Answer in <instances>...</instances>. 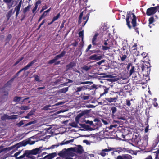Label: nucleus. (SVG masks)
<instances>
[{"instance_id":"nucleus-35","label":"nucleus","mask_w":159,"mask_h":159,"mask_svg":"<svg viewBox=\"0 0 159 159\" xmlns=\"http://www.w3.org/2000/svg\"><path fill=\"white\" fill-rule=\"evenodd\" d=\"M84 32V31L83 30L79 32L78 33L79 36L81 38L82 41H83V40Z\"/></svg>"},{"instance_id":"nucleus-39","label":"nucleus","mask_w":159,"mask_h":159,"mask_svg":"<svg viewBox=\"0 0 159 159\" xmlns=\"http://www.w3.org/2000/svg\"><path fill=\"white\" fill-rule=\"evenodd\" d=\"M60 13H58L56 16H54L53 19L52 20L55 21L57 20L60 17Z\"/></svg>"},{"instance_id":"nucleus-57","label":"nucleus","mask_w":159,"mask_h":159,"mask_svg":"<svg viewBox=\"0 0 159 159\" xmlns=\"http://www.w3.org/2000/svg\"><path fill=\"white\" fill-rule=\"evenodd\" d=\"M41 3V1L40 0H38L35 3V5L38 7V5L39 4H40Z\"/></svg>"},{"instance_id":"nucleus-10","label":"nucleus","mask_w":159,"mask_h":159,"mask_svg":"<svg viewBox=\"0 0 159 159\" xmlns=\"http://www.w3.org/2000/svg\"><path fill=\"white\" fill-rule=\"evenodd\" d=\"M132 157L130 155L124 154L119 155L116 159H132Z\"/></svg>"},{"instance_id":"nucleus-40","label":"nucleus","mask_w":159,"mask_h":159,"mask_svg":"<svg viewBox=\"0 0 159 159\" xmlns=\"http://www.w3.org/2000/svg\"><path fill=\"white\" fill-rule=\"evenodd\" d=\"M78 123H77L76 122V123L75 122H73L71 123H70L69 124V125L71 126L72 127H75V128H77L78 126L77 124Z\"/></svg>"},{"instance_id":"nucleus-31","label":"nucleus","mask_w":159,"mask_h":159,"mask_svg":"<svg viewBox=\"0 0 159 159\" xmlns=\"http://www.w3.org/2000/svg\"><path fill=\"white\" fill-rule=\"evenodd\" d=\"M12 37V36L11 34H9L8 35L5 39V41H6L5 44H6L7 43H9Z\"/></svg>"},{"instance_id":"nucleus-19","label":"nucleus","mask_w":159,"mask_h":159,"mask_svg":"<svg viewBox=\"0 0 159 159\" xmlns=\"http://www.w3.org/2000/svg\"><path fill=\"white\" fill-rule=\"evenodd\" d=\"M142 71H146L147 72V74H148V72L149 71V72L150 70V66H148L147 65H142Z\"/></svg>"},{"instance_id":"nucleus-55","label":"nucleus","mask_w":159,"mask_h":159,"mask_svg":"<svg viewBox=\"0 0 159 159\" xmlns=\"http://www.w3.org/2000/svg\"><path fill=\"white\" fill-rule=\"evenodd\" d=\"M24 124V123L22 121H20L19 123L17 124V125L19 126L20 127Z\"/></svg>"},{"instance_id":"nucleus-50","label":"nucleus","mask_w":159,"mask_h":159,"mask_svg":"<svg viewBox=\"0 0 159 159\" xmlns=\"http://www.w3.org/2000/svg\"><path fill=\"white\" fill-rule=\"evenodd\" d=\"M51 107V106L50 105H47L45 106L43 109L44 110H47L49 109V108Z\"/></svg>"},{"instance_id":"nucleus-29","label":"nucleus","mask_w":159,"mask_h":159,"mask_svg":"<svg viewBox=\"0 0 159 159\" xmlns=\"http://www.w3.org/2000/svg\"><path fill=\"white\" fill-rule=\"evenodd\" d=\"M135 70V67L134 66H132L131 68L129 71L130 76L132 75H134L136 71Z\"/></svg>"},{"instance_id":"nucleus-24","label":"nucleus","mask_w":159,"mask_h":159,"mask_svg":"<svg viewBox=\"0 0 159 159\" xmlns=\"http://www.w3.org/2000/svg\"><path fill=\"white\" fill-rule=\"evenodd\" d=\"M12 11L13 9H11L6 14V16L8 20H9L10 19L11 15L14 14L13 13V12Z\"/></svg>"},{"instance_id":"nucleus-27","label":"nucleus","mask_w":159,"mask_h":159,"mask_svg":"<svg viewBox=\"0 0 159 159\" xmlns=\"http://www.w3.org/2000/svg\"><path fill=\"white\" fill-rule=\"evenodd\" d=\"M86 89H88L89 90H92L93 89L95 88H97L96 85L94 84L91 86H90L89 85H87L86 86Z\"/></svg>"},{"instance_id":"nucleus-7","label":"nucleus","mask_w":159,"mask_h":159,"mask_svg":"<svg viewBox=\"0 0 159 159\" xmlns=\"http://www.w3.org/2000/svg\"><path fill=\"white\" fill-rule=\"evenodd\" d=\"M68 150H70V152H75L81 154L83 152V150L82 147L80 145H78L76 148H68Z\"/></svg>"},{"instance_id":"nucleus-3","label":"nucleus","mask_w":159,"mask_h":159,"mask_svg":"<svg viewBox=\"0 0 159 159\" xmlns=\"http://www.w3.org/2000/svg\"><path fill=\"white\" fill-rule=\"evenodd\" d=\"M83 11H82V9L81 10V12L80 13V15L78 17V24H80L82 22V17H83V20H85L86 21H84L82 24V27H84L85 24L87 23L88 20L90 11H87L86 7L83 8Z\"/></svg>"},{"instance_id":"nucleus-52","label":"nucleus","mask_w":159,"mask_h":159,"mask_svg":"<svg viewBox=\"0 0 159 159\" xmlns=\"http://www.w3.org/2000/svg\"><path fill=\"white\" fill-rule=\"evenodd\" d=\"M69 143H70L69 140H68L66 141L65 142H64V141L62 142L61 143H60V145H62L64 144H68Z\"/></svg>"},{"instance_id":"nucleus-17","label":"nucleus","mask_w":159,"mask_h":159,"mask_svg":"<svg viewBox=\"0 0 159 159\" xmlns=\"http://www.w3.org/2000/svg\"><path fill=\"white\" fill-rule=\"evenodd\" d=\"M118 98V97H107L105 98L106 100L109 103L112 102H116Z\"/></svg>"},{"instance_id":"nucleus-54","label":"nucleus","mask_w":159,"mask_h":159,"mask_svg":"<svg viewBox=\"0 0 159 159\" xmlns=\"http://www.w3.org/2000/svg\"><path fill=\"white\" fill-rule=\"evenodd\" d=\"M56 61L54 59L49 60L48 62V63L50 64H52L53 63H55Z\"/></svg>"},{"instance_id":"nucleus-58","label":"nucleus","mask_w":159,"mask_h":159,"mask_svg":"<svg viewBox=\"0 0 159 159\" xmlns=\"http://www.w3.org/2000/svg\"><path fill=\"white\" fill-rule=\"evenodd\" d=\"M89 83H90V84H93V82H88V81H85V82H81L80 83V84H87Z\"/></svg>"},{"instance_id":"nucleus-59","label":"nucleus","mask_w":159,"mask_h":159,"mask_svg":"<svg viewBox=\"0 0 159 159\" xmlns=\"http://www.w3.org/2000/svg\"><path fill=\"white\" fill-rule=\"evenodd\" d=\"M12 1V0H3V2L5 3L6 4L10 3Z\"/></svg>"},{"instance_id":"nucleus-25","label":"nucleus","mask_w":159,"mask_h":159,"mask_svg":"<svg viewBox=\"0 0 159 159\" xmlns=\"http://www.w3.org/2000/svg\"><path fill=\"white\" fill-rule=\"evenodd\" d=\"M86 89V86H83L81 87H77L75 90L76 93L79 92L82 90H84Z\"/></svg>"},{"instance_id":"nucleus-64","label":"nucleus","mask_w":159,"mask_h":159,"mask_svg":"<svg viewBox=\"0 0 159 159\" xmlns=\"http://www.w3.org/2000/svg\"><path fill=\"white\" fill-rule=\"evenodd\" d=\"M103 152V151H102V152H100V153H99V154H100L102 157H104L106 156V153Z\"/></svg>"},{"instance_id":"nucleus-30","label":"nucleus","mask_w":159,"mask_h":159,"mask_svg":"<svg viewBox=\"0 0 159 159\" xmlns=\"http://www.w3.org/2000/svg\"><path fill=\"white\" fill-rule=\"evenodd\" d=\"M81 69L86 71H87L91 69V66H89L85 65L82 67Z\"/></svg>"},{"instance_id":"nucleus-18","label":"nucleus","mask_w":159,"mask_h":159,"mask_svg":"<svg viewBox=\"0 0 159 159\" xmlns=\"http://www.w3.org/2000/svg\"><path fill=\"white\" fill-rule=\"evenodd\" d=\"M8 93L7 92L5 94L2 95L1 98V102H4L7 101V99Z\"/></svg>"},{"instance_id":"nucleus-4","label":"nucleus","mask_w":159,"mask_h":159,"mask_svg":"<svg viewBox=\"0 0 159 159\" xmlns=\"http://www.w3.org/2000/svg\"><path fill=\"white\" fill-rule=\"evenodd\" d=\"M31 140H29L25 141L24 140L21 142H20L13 146L8 148L9 149V150L15 148H16L17 149L18 148L22 146H25L28 144H29V142H30Z\"/></svg>"},{"instance_id":"nucleus-60","label":"nucleus","mask_w":159,"mask_h":159,"mask_svg":"<svg viewBox=\"0 0 159 159\" xmlns=\"http://www.w3.org/2000/svg\"><path fill=\"white\" fill-rule=\"evenodd\" d=\"M13 4V2L11 3H8V4H7V7L9 9H10L12 7V5Z\"/></svg>"},{"instance_id":"nucleus-2","label":"nucleus","mask_w":159,"mask_h":159,"mask_svg":"<svg viewBox=\"0 0 159 159\" xmlns=\"http://www.w3.org/2000/svg\"><path fill=\"white\" fill-rule=\"evenodd\" d=\"M42 147H40L31 150H26L22 155L20 156L19 158H22L26 157V159H35V157L33 155H36L42 152Z\"/></svg>"},{"instance_id":"nucleus-12","label":"nucleus","mask_w":159,"mask_h":159,"mask_svg":"<svg viewBox=\"0 0 159 159\" xmlns=\"http://www.w3.org/2000/svg\"><path fill=\"white\" fill-rule=\"evenodd\" d=\"M76 66V62L75 61H72L70 62L69 64L66 66V70H68L70 69H72L73 67Z\"/></svg>"},{"instance_id":"nucleus-38","label":"nucleus","mask_w":159,"mask_h":159,"mask_svg":"<svg viewBox=\"0 0 159 159\" xmlns=\"http://www.w3.org/2000/svg\"><path fill=\"white\" fill-rule=\"evenodd\" d=\"M19 109L22 110H26L29 109V107L28 106H21L20 107Z\"/></svg>"},{"instance_id":"nucleus-44","label":"nucleus","mask_w":159,"mask_h":159,"mask_svg":"<svg viewBox=\"0 0 159 159\" xmlns=\"http://www.w3.org/2000/svg\"><path fill=\"white\" fill-rule=\"evenodd\" d=\"M35 110L34 109L32 110L30 112L28 113V114L30 116L32 115H34L35 112Z\"/></svg>"},{"instance_id":"nucleus-11","label":"nucleus","mask_w":159,"mask_h":159,"mask_svg":"<svg viewBox=\"0 0 159 159\" xmlns=\"http://www.w3.org/2000/svg\"><path fill=\"white\" fill-rule=\"evenodd\" d=\"M87 113V112L86 111H83L81 113L78 114L75 118L76 122L77 123H79L80 118Z\"/></svg>"},{"instance_id":"nucleus-45","label":"nucleus","mask_w":159,"mask_h":159,"mask_svg":"<svg viewBox=\"0 0 159 159\" xmlns=\"http://www.w3.org/2000/svg\"><path fill=\"white\" fill-rule=\"evenodd\" d=\"M66 53V52L64 50H63L61 52V54H59V56H60V58L63 57Z\"/></svg>"},{"instance_id":"nucleus-62","label":"nucleus","mask_w":159,"mask_h":159,"mask_svg":"<svg viewBox=\"0 0 159 159\" xmlns=\"http://www.w3.org/2000/svg\"><path fill=\"white\" fill-rule=\"evenodd\" d=\"M73 71L75 72L78 73L80 74V72L76 68H73L72 69Z\"/></svg>"},{"instance_id":"nucleus-46","label":"nucleus","mask_w":159,"mask_h":159,"mask_svg":"<svg viewBox=\"0 0 159 159\" xmlns=\"http://www.w3.org/2000/svg\"><path fill=\"white\" fill-rule=\"evenodd\" d=\"M109 89L108 88H105L104 89V92L102 94H101L100 95L101 96H103L104 94H105L107 93L108 92V91L109 90Z\"/></svg>"},{"instance_id":"nucleus-43","label":"nucleus","mask_w":159,"mask_h":159,"mask_svg":"<svg viewBox=\"0 0 159 159\" xmlns=\"http://www.w3.org/2000/svg\"><path fill=\"white\" fill-rule=\"evenodd\" d=\"M34 77L35 78V81L39 82H42V80H40L39 79V77L38 75H34Z\"/></svg>"},{"instance_id":"nucleus-56","label":"nucleus","mask_w":159,"mask_h":159,"mask_svg":"<svg viewBox=\"0 0 159 159\" xmlns=\"http://www.w3.org/2000/svg\"><path fill=\"white\" fill-rule=\"evenodd\" d=\"M78 44V42L76 41H75L74 43L71 44V45L74 47H76Z\"/></svg>"},{"instance_id":"nucleus-33","label":"nucleus","mask_w":159,"mask_h":159,"mask_svg":"<svg viewBox=\"0 0 159 159\" xmlns=\"http://www.w3.org/2000/svg\"><path fill=\"white\" fill-rule=\"evenodd\" d=\"M149 21V26L150 28H151V26L150 25L152 24L154 21V18L153 17H150L148 20Z\"/></svg>"},{"instance_id":"nucleus-1","label":"nucleus","mask_w":159,"mask_h":159,"mask_svg":"<svg viewBox=\"0 0 159 159\" xmlns=\"http://www.w3.org/2000/svg\"><path fill=\"white\" fill-rule=\"evenodd\" d=\"M126 25L129 29H131L133 27L135 31L139 34V28L136 27L137 26V17L131 11L127 12L126 18Z\"/></svg>"},{"instance_id":"nucleus-16","label":"nucleus","mask_w":159,"mask_h":159,"mask_svg":"<svg viewBox=\"0 0 159 159\" xmlns=\"http://www.w3.org/2000/svg\"><path fill=\"white\" fill-rule=\"evenodd\" d=\"M151 156H152V157H153V159H159V149L157 151L152 152Z\"/></svg>"},{"instance_id":"nucleus-53","label":"nucleus","mask_w":159,"mask_h":159,"mask_svg":"<svg viewBox=\"0 0 159 159\" xmlns=\"http://www.w3.org/2000/svg\"><path fill=\"white\" fill-rule=\"evenodd\" d=\"M110 49L109 47L106 46H102V49L103 50H107Z\"/></svg>"},{"instance_id":"nucleus-23","label":"nucleus","mask_w":159,"mask_h":159,"mask_svg":"<svg viewBox=\"0 0 159 159\" xmlns=\"http://www.w3.org/2000/svg\"><path fill=\"white\" fill-rule=\"evenodd\" d=\"M99 35V34L97 33H95V35L93 37L92 40V43L93 45H96V40L97 39V36Z\"/></svg>"},{"instance_id":"nucleus-37","label":"nucleus","mask_w":159,"mask_h":159,"mask_svg":"<svg viewBox=\"0 0 159 159\" xmlns=\"http://www.w3.org/2000/svg\"><path fill=\"white\" fill-rule=\"evenodd\" d=\"M68 87L64 88L60 90V92L61 93H65L68 91Z\"/></svg>"},{"instance_id":"nucleus-26","label":"nucleus","mask_w":159,"mask_h":159,"mask_svg":"<svg viewBox=\"0 0 159 159\" xmlns=\"http://www.w3.org/2000/svg\"><path fill=\"white\" fill-rule=\"evenodd\" d=\"M110 110L111 111V115L114 116V114L117 111V109L115 106H112L111 107Z\"/></svg>"},{"instance_id":"nucleus-9","label":"nucleus","mask_w":159,"mask_h":159,"mask_svg":"<svg viewBox=\"0 0 159 159\" xmlns=\"http://www.w3.org/2000/svg\"><path fill=\"white\" fill-rule=\"evenodd\" d=\"M111 151H115V152H118L119 153L120 152H121L122 151V149L121 148L119 147L115 149L114 148H108V149L106 148L103 149L102 151L103 152H109Z\"/></svg>"},{"instance_id":"nucleus-28","label":"nucleus","mask_w":159,"mask_h":159,"mask_svg":"<svg viewBox=\"0 0 159 159\" xmlns=\"http://www.w3.org/2000/svg\"><path fill=\"white\" fill-rule=\"evenodd\" d=\"M31 5L30 4L28 5L26 7L23 9V13H26L27 12L29 11L31 7Z\"/></svg>"},{"instance_id":"nucleus-36","label":"nucleus","mask_w":159,"mask_h":159,"mask_svg":"<svg viewBox=\"0 0 159 159\" xmlns=\"http://www.w3.org/2000/svg\"><path fill=\"white\" fill-rule=\"evenodd\" d=\"M22 98L20 97L15 96L13 99V101L15 102H19L21 99Z\"/></svg>"},{"instance_id":"nucleus-61","label":"nucleus","mask_w":159,"mask_h":159,"mask_svg":"<svg viewBox=\"0 0 159 159\" xmlns=\"http://www.w3.org/2000/svg\"><path fill=\"white\" fill-rule=\"evenodd\" d=\"M86 124H90L91 125H92L93 124V121H89V120H87L86 121Z\"/></svg>"},{"instance_id":"nucleus-15","label":"nucleus","mask_w":159,"mask_h":159,"mask_svg":"<svg viewBox=\"0 0 159 159\" xmlns=\"http://www.w3.org/2000/svg\"><path fill=\"white\" fill-rule=\"evenodd\" d=\"M57 155V153L56 152L50 153L45 156L42 159H52L56 156Z\"/></svg>"},{"instance_id":"nucleus-41","label":"nucleus","mask_w":159,"mask_h":159,"mask_svg":"<svg viewBox=\"0 0 159 159\" xmlns=\"http://www.w3.org/2000/svg\"><path fill=\"white\" fill-rule=\"evenodd\" d=\"M18 115H12L9 116V120L10 119H15L17 118Z\"/></svg>"},{"instance_id":"nucleus-20","label":"nucleus","mask_w":159,"mask_h":159,"mask_svg":"<svg viewBox=\"0 0 159 159\" xmlns=\"http://www.w3.org/2000/svg\"><path fill=\"white\" fill-rule=\"evenodd\" d=\"M14 78H11L9 81L4 85L3 87L4 88L8 87H10L12 83L14 81Z\"/></svg>"},{"instance_id":"nucleus-51","label":"nucleus","mask_w":159,"mask_h":159,"mask_svg":"<svg viewBox=\"0 0 159 159\" xmlns=\"http://www.w3.org/2000/svg\"><path fill=\"white\" fill-rule=\"evenodd\" d=\"M127 57L126 55H123L121 57H120L121 60L122 61H124L126 59Z\"/></svg>"},{"instance_id":"nucleus-49","label":"nucleus","mask_w":159,"mask_h":159,"mask_svg":"<svg viewBox=\"0 0 159 159\" xmlns=\"http://www.w3.org/2000/svg\"><path fill=\"white\" fill-rule=\"evenodd\" d=\"M126 104L129 107H130L131 105V103L130 102V101L129 99H127L126 100Z\"/></svg>"},{"instance_id":"nucleus-42","label":"nucleus","mask_w":159,"mask_h":159,"mask_svg":"<svg viewBox=\"0 0 159 159\" xmlns=\"http://www.w3.org/2000/svg\"><path fill=\"white\" fill-rule=\"evenodd\" d=\"M60 145V143L58 144L57 145H53L51 147L48 148H47V149L49 150V149H51L55 148L59 146Z\"/></svg>"},{"instance_id":"nucleus-63","label":"nucleus","mask_w":159,"mask_h":159,"mask_svg":"<svg viewBox=\"0 0 159 159\" xmlns=\"http://www.w3.org/2000/svg\"><path fill=\"white\" fill-rule=\"evenodd\" d=\"M60 58V56H59L58 55H56L55 57L53 59L55 60V61H56Z\"/></svg>"},{"instance_id":"nucleus-47","label":"nucleus","mask_w":159,"mask_h":159,"mask_svg":"<svg viewBox=\"0 0 159 159\" xmlns=\"http://www.w3.org/2000/svg\"><path fill=\"white\" fill-rule=\"evenodd\" d=\"M89 96H83L81 97V98L84 100H88L89 98Z\"/></svg>"},{"instance_id":"nucleus-14","label":"nucleus","mask_w":159,"mask_h":159,"mask_svg":"<svg viewBox=\"0 0 159 159\" xmlns=\"http://www.w3.org/2000/svg\"><path fill=\"white\" fill-rule=\"evenodd\" d=\"M22 4V1L21 0L19 2V4L17 5L15 7V8L14 9V11H13V13L14 14L15 11H16V13L19 15L20 13V10L21 6Z\"/></svg>"},{"instance_id":"nucleus-48","label":"nucleus","mask_w":159,"mask_h":159,"mask_svg":"<svg viewBox=\"0 0 159 159\" xmlns=\"http://www.w3.org/2000/svg\"><path fill=\"white\" fill-rule=\"evenodd\" d=\"M38 8V7L36 6V5H35V7H34V8L32 10V12L33 13H34L33 16H34L36 13V12H35V11L36 10L37 8Z\"/></svg>"},{"instance_id":"nucleus-8","label":"nucleus","mask_w":159,"mask_h":159,"mask_svg":"<svg viewBox=\"0 0 159 159\" xmlns=\"http://www.w3.org/2000/svg\"><path fill=\"white\" fill-rule=\"evenodd\" d=\"M36 60L34 59L31 62L29 63L27 65L25 66L24 68L21 69L19 71H18L20 73V72H21L22 71H25L28 70L30 67L32 66L34 63L36 62Z\"/></svg>"},{"instance_id":"nucleus-21","label":"nucleus","mask_w":159,"mask_h":159,"mask_svg":"<svg viewBox=\"0 0 159 159\" xmlns=\"http://www.w3.org/2000/svg\"><path fill=\"white\" fill-rule=\"evenodd\" d=\"M80 125L81 127L84 129H85L86 130H93L90 127V126L86 125L85 124H80Z\"/></svg>"},{"instance_id":"nucleus-5","label":"nucleus","mask_w":159,"mask_h":159,"mask_svg":"<svg viewBox=\"0 0 159 159\" xmlns=\"http://www.w3.org/2000/svg\"><path fill=\"white\" fill-rule=\"evenodd\" d=\"M159 8V5L155 7H152L147 9L146 11V14L148 16L154 15L157 11L158 8Z\"/></svg>"},{"instance_id":"nucleus-34","label":"nucleus","mask_w":159,"mask_h":159,"mask_svg":"<svg viewBox=\"0 0 159 159\" xmlns=\"http://www.w3.org/2000/svg\"><path fill=\"white\" fill-rule=\"evenodd\" d=\"M1 119L3 121L5 120L6 119L9 120V116L6 114H5L1 116Z\"/></svg>"},{"instance_id":"nucleus-22","label":"nucleus","mask_w":159,"mask_h":159,"mask_svg":"<svg viewBox=\"0 0 159 159\" xmlns=\"http://www.w3.org/2000/svg\"><path fill=\"white\" fill-rule=\"evenodd\" d=\"M133 143H134L135 145H138L139 141V139L138 137L135 135L134 136L131 140Z\"/></svg>"},{"instance_id":"nucleus-6","label":"nucleus","mask_w":159,"mask_h":159,"mask_svg":"<svg viewBox=\"0 0 159 159\" xmlns=\"http://www.w3.org/2000/svg\"><path fill=\"white\" fill-rule=\"evenodd\" d=\"M64 150H62L58 153V155L61 157H63L65 156L66 155H67L70 156H74L75 154L73 152H71L70 150H68L67 149H64Z\"/></svg>"},{"instance_id":"nucleus-32","label":"nucleus","mask_w":159,"mask_h":159,"mask_svg":"<svg viewBox=\"0 0 159 159\" xmlns=\"http://www.w3.org/2000/svg\"><path fill=\"white\" fill-rule=\"evenodd\" d=\"M21 151H19L14 154V156L16 157V159H26V158H25V157L23 158H19V157H20V156L19 157H17L21 153Z\"/></svg>"},{"instance_id":"nucleus-13","label":"nucleus","mask_w":159,"mask_h":159,"mask_svg":"<svg viewBox=\"0 0 159 159\" xmlns=\"http://www.w3.org/2000/svg\"><path fill=\"white\" fill-rule=\"evenodd\" d=\"M102 58L101 56H98L97 55L95 54L89 57L88 59L90 60H100Z\"/></svg>"}]
</instances>
